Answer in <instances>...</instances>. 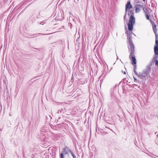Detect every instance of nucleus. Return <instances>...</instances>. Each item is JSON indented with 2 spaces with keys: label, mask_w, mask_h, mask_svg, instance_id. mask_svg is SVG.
Instances as JSON below:
<instances>
[{
  "label": "nucleus",
  "mask_w": 158,
  "mask_h": 158,
  "mask_svg": "<svg viewBox=\"0 0 158 158\" xmlns=\"http://www.w3.org/2000/svg\"><path fill=\"white\" fill-rule=\"evenodd\" d=\"M132 8V6L130 2H128L126 5V8L125 9V15L124 16V18H125V17L126 15V13L127 12V11L128 10H129L131 8Z\"/></svg>",
  "instance_id": "nucleus-5"
},
{
  "label": "nucleus",
  "mask_w": 158,
  "mask_h": 158,
  "mask_svg": "<svg viewBox=\"0 0 158 158\" xmlns=\"http://www.w3.org/2000/svg\"><path fill=\"white\" fill-rule=\"evenodd\" d=\"M136 65L135 64H134V70H136Z\"/></svg>",
  "instance_id": "nucleus-17"
},
{
  "label": "nucleus",
  "mask_w": 158,
  "mask_h": 158,
  "mask_svg": "<svg viewBox=\"0 0 158 158\" xmlns=\"http://www.w3.org/2000/svg\"><path fill=\"white\" fill-rule=\"evenodd\" d=\"M134 71L135 74H136L139 77V73H137V72L136 71V70H134Z\"/></svg>",
  "instance_id": "nucleus-15"
},
{
  "label": "nucleus",
  "mask_w": 158,
  "mask_h": 158,
  "mask_svg": "<svg viewBox=\"0 0 158 158\" xmlns=\"http://www.w3.org/2000/svg\"><path fill=\"white\" fill-rule=\"evenodd\" d=\"M64 151L65 154H67L69 152L71 153L72 152L71 150L67 147L64 148Z\"/></svg>",
  "instance_id": "nucleus-9"
},
{
  "label": "nucleus",
  "mask_w": 158,
  "mask_h": 158,
  "mask_svg": "<svg viewBox=\"0 0 158 158\" xmlns=\"http://www.w3.org/2000/svg\"><path fill=\"white\" fill-rule=\"evenodd\" d=\"M72 156L73 157V158H76V156L74 155V154L73 153V152H72L71 153Z\"/></svg>",
  "instance_id": "nucleus-14"
},
{
  "label": "nucleus",
  "mask_w": 158,
  "mask_h": 158,
  "mask_svg": "<svg viewBox=\"0 0 158 158\" xmlns=\"http://www.w3.org/2000/svg\"><path fill=\"white\" fill-rule=\"evenodd\" d=\"M154 51L155 54L158 55V46H154Z\"/></svg>",
  "instance_id": "nucleus-10"
},
{
  "label": "nucleus",
  "mask_w": 158,
  "mask_h": 158,
  "mask_svg": "<svg viewBox=\"0 0 158 158\" xmlns=\"http://www.w3.org/2000/svg\"><path fill=\"white\" fill-rule=\"evenodd\" d=\"M39 34H41L42 35H48V34H42V33H39Z\"/></svg>",
  "instance_id": "nucleus-21"
},
{
  "label": "nucleus",
  "mask_w": 158,
  "mask_h": 158,
  "mask_svg": "<svg viewBox=\"0 0 158 158\" xmlns=\"http://www.w3.org/2000/svg\"><path fill=\"white\" fill-rule=\"evenodd\" d=\"M156 65V66H158V65Z\"/></svg>",
  "instance_id": "nucleus-25"
},
{
  "label": "nucleus",
  "mask_w": 158,
  "mask_h": 158,
  "mask_svg": "<svg viewBox=\"0 0 158 158\" xmlns=\"http://www.w3.org/2000/svg\"><path fill=\"white\" fill-rule=\"evenodd\" d=\"M62 110H63V109H61L60 110H58L57 111V113H58V114L60 113H61L62 112Z\"/></svg>",
  "instance_id": "nucleus-13"
},
{
  "label": "nucleus",
  "mask_w": 158,
  "mask_h": 158,
  "mask_svg": "<svg viewBox=\"0 0 158 158\" xmlns=\"http://www.w3.org/2000/svg\"><path fill=\"white\" fill-rule=\"evenodd\" d=\"M60 158H64L63 157V153H61L60 154Z\"/></svg>",
  "instance_id": "nucleus-18"
},
{
  "label": "nucleus",
  "mask_w": 158,
  "mask_h": 158,
  "mask_svg": "<svg viewBox=\"0 0 158 158\" xmlns=\"http://www.w3.org/2000/svg\"><path fill=\"white\" fill-rule=\"evenodd\" d=\"M134 81L135 82H139V80H137L136 78V79H134Z\"/></svg>",
  "instance_id": "nucleus-16"
},
{
  "label": "nucleus",
  "mask_w": 158,
  "mask_h": 158,
  "mask_svg": "<svg viewBox=\"0 0 158 158\" xmlns=\"http://www.w3.org/2000/svg\"><path fill=\"white\" fill-rule=\"evenodd\" d=\"M138 75L139 77L141 79L145 78L148 75L143 71L142 73H139Z\"/></svg>",
  "instance_id": "nucleus-7"
},
{
  "label": "nucleus",
  "mask_w": 158,
  "mask_h": 158,
  "mask_svg": "<svg viewBox=\"0 0 158 158\" xmlns=\"http://www.w3.org/2000/svg\"><path fill=\"white\" fill-rule=\"evenodd\" d=\"M134 79H136V78L134 76H133Z\"/></svg>",
  "instance_id": "nucleus-22"
},
{
  "label": "nucleus",
  "mask_w": 158,
  "mask_h": 158,
  "mask_svg": "<svg viewBox=\"0 0 158 158\" xmlns=\"http://www.w3.org/2000/svg\"><path fill=\"white\" fill-rule=\"evenodd\" d=\"M143 10L144 12L145 15H148L149 12L146 8H145L144 7L143 8Z\"/></svg>",
  "instance_id": "nucleus-11"
},
{
  "label": "nucleus",
  "mask_w": 158,
  "mask_h": 158,
  "mask_svg": "<svg viewBox=\"0 0 158 158\" xmlns=\"http://www.w3.org/2000/svg\"><path fill=\"white\" fill-rule=\"evenodd\" d=\"M148 15H146V18L147 19H149V17Z\"/></svg>",
  "instance_id": "nucleus-19"
},
{
  "label": "nucleus",
  "mask_w": 158,
  "mask_h": 158,
  "mask_svg": "<svg viewBox=\"0 0 158 158\" xmlns=\"http://www.w3.org/2000/svg\"><path fill=\"white\" fill-rule=\"evenodd\" d=\"M151 71L150 66L149 65L148 66L146 69L143 71L145 73H146V74H147L148 75H149L150 72Z\"/></svg>",
  "instance_id": "nucleus-8"
},
{
  "label": "nucleus",
  "mask_w": 158,
  "mask_h": 158,
  "mask_svg": "<svg viewBox=\"0 0 158 158\" xmlns=\"http://www.w3.org/2000/svg\"><path fill=\"white\" fill-rule=\"evenodd\" d=\"M145 0H143V1H144Z\"/></svg>",
  "instance_id": "nucleus-24"
},
{
  "label": "nucleus",
  "mask_w": 158,
  "mask_h": 158,
  "mask_svg": "<svg viewBox=\"0 0 158 158\" xmlns=\"http://www.w3.org/2000/svg\"><path fill=\"white\" fill-rule=\"evenodd\" d=\"M129 51H130V55H129V58L131 60L132 63L134 64H135L136 63V59L134 55L135 51L134 48L130 49L129 48Z\"/></svg>",
  "instance_id": "nucleus-2"
},
{
  "label": "nucleus",
  "mask_w": 158,
  "mask_h": 158,
  "mask_svg": "<svg viewBox=\"0 0 158 158\" xmlns=\"http://www.w3.org/2000/svg\"><path fill=\"white\" fill-rule=\"evenodd\" d=\"M153 59L156 61L155 65H158V61L157 60V56H156L155 57H154L153 58Z\"/></svg>",
  "instance_id": "nucleus-12"
},
{
  "label": "nucleus",
  "mask_w": 158,
  "mask_h": 158,
  "mask_svg": "<svg viewBox=\"0 0 158 158\" xmlns=\"http://www.w3.org/2000/svg\"><path fill=\"white\" fill-rule=\"evenodd\" d=\"M131 34L130 33L127 34V39L128 41V43L130 47V49L134 48L135 47L131 40Z\"/></svg>",
  "instance_id": "nucleus-3"
},
{
  "label": "nucleus",
  "mask_w": 158,
  "mask_h": 158,
  "mask_svg": "<svg viewBox=\"0 0 158 158\" xmlns=\"http://www.w3.org/2000/svg\"><path fill=\"white\" fill-rule=\"evenodd\" d=\"M128 15H131L129 18V20L128 24L129 30L131 31L133 28V25L135 23V18L133 16V12L132 10H129L128 11Z\"/></svg>",
  "instance_id": "nucleus-1"
},
{
  "label": "nucleus",
  "mask_w": 158,
  "mask_h": 158,
  "mask_svg": "<svg viewBox=\"0 0 158 158\" xmlns=\"http://www.w3.org/2000/svg\"><path fill=\"white\" fill-rule=\"evenodd\" d=\"M135 12L136 13L139 12L140 11V10L144 7H143V6L139 4H137L135 6Z\"/></svg>",
  "instance_id": "nucleus-6"
},
{
  "label": "nucleus",
  "mask_w": 158,
  "mask_h": 158,
  "mask_svg": "<svg viewBox=\"0 0 158 158\" xmlns=\"http://www.w3.org/2000/svg\"><path fill=\"white\" fill-rule=\"evenodd\" d=\"M152 24V27H153V30L154 31V32L155 34V36H156V44L155 45V46H158V40H157V37L158 36V35H157L156 32L157 31L156 29V25L155 24H154V25L153 24Z\"/></svg>",
  "instance_id": "nucleus-4"
},
{
  "label": "nucleus",
  "mask_w": 158,
  "mask_h": 158,
  "mask_svg": "<svg viewBox=\"0 0 158 158\" xmlns=\"http://www.w3.org/2000/svg\"><path fill=\"white\" fill-rule=\"evenodd\" d=\"M123 73L124 74H126V72L125 71L123 72Z\"/></svg>",
  "instance_id": "nucleus-23"
},
{
  "label": "nucleus",
  "mask_w": 158,
  "mask_h": 158,
  "mask_svg": "<svg viewBox=\"0 0 158 158\" xmlns=\"http://www.w3.org/2000/svg\"><path fill=\"white\" fill-rule=\"evenodd\" d=\"M40 135H41L44 136V135H45V134L43 133H41V132H40Z\"/></svg>",
  "instance_id": "nucleus-20"
}]
</instances>
